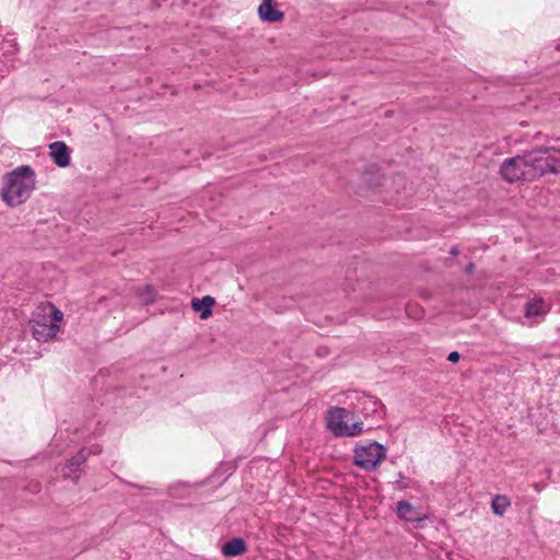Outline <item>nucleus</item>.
Here are the masks:
<instances>
[{
    "label": "nucleus",
    "instance_id": "4",
    "mask_svg": "<svg viewBox=\"0 0 560 560\" xmlns=\"http://www.w3.org/2000/svg\"><path fill=\"white\" fill-rule=\"evenodd\" d=\"M499 173L502 176V178L508 183H515L518 180H533L529 172L526 152L504 160L500 166Z\"/></svg>",
    "mask_w": 560,
    "mask_h": 560
},
{
    "label": "nucleus",
    "instance_id": "13",
    "mask_svg": "<svg viewBox=\"0 0 560 560\" xmlns=\"http://www.w3.org/2000/svg\"><path fill=\"white\" fill-rule=\"evenodd\" d=\"M98 446L97 445H94L92 447V450L88 451L86 448H82L74 456H72L68 463H67V467L71 470V471H77L79 469V467L85 463V460L88 459L89 455L91 453H98Z\"/></svg>",
    "mask_w": 560,
    "mask_h": 560
},
{
    "label": "nucleus",
    "instance_id": "5",
    "mask_svg": "<svg viewBox=\"0 0 560 560\" xmlns=\"http://www.w3.org/2000/svg\"><path fill=\"white\" fill-rule=\"evenodd\" d=\"M63 317H37L30 322L33 337L39 342L55 338L60 330Z\"/></svg>",
    "mask_w": 560,
    "mask_h": 560
},
{
    "label": "nucleus",
    "instance_id": "1",
    "mask_svg": "<svg viewBox=\"0 0 560 560\" xmlns=\"http://www.w3.org/2000/svg\"><path fill=\"white\" fill-rule=\"evenodd\" d=\"M35 172L28 165H22L8 173L1 189L2 200L16 207L25 202L35 189Z\"/></svg>",
    "mask_w": 560,
    "mask_h": 560
},
{
    "label": "nucleus",
    "instance_id": "24",
    "mask_svg": "<svg viewBox=\"0 0 560 560\" xmlns=\"http://www.w3.org/2000/svg\"><path fill=\"white\" fill-rule=\"evenodd\" d=\"M131 329V326H127L124 331L119 332L118 336L122 335V334H126L128 330Z\"/></svg>",
    "mask_w": 560,
    "mask_h": 560
},
{
    "label": "nucleus",
    "instance_id": "6",
    "mask_svg": "<svg viewBox=\"0 0 560 560\" xmlns=\"http://www.w3.org/2000/svg\"><path fill=\"white\" fill-rule=\"evenodd\" d=\"M542 152H545V147L526 151L527 162L533 180L544 176L545 174H548V170H550L548 163H546V154H542Z\"/></svg>",
    "mask_w": 560,
    "mask_h": 560
},
{
    "label": "nucleus",
    "instance_id": "12",
    "mask_svg": "<svg viewBox=\"0 0 560 560\" xmlns=\"http://www.w3.org/2000/svg\"><path fill=\"white\" fill-rule=\"evenodd\" d=\"M542 154H546V163H548L550 168L548 170V173H560V149L555 147H545V152H542Z\"/></svg>",
    "mask_w": 560,
    "mask_h": 560
},
{
    "label": "nucleus",
    "instance_id": "10",
    "mask_svg": "<svg viewBox=\"0 0 560 560\" xmlns=\"http://www.w3.org/2000/svg\"><path fill=\"white\" fill-rule=\"evenodd\" d=\"M246 550L247 545L245 540L241 537H234L222 546L221 552L224 557L232 558L243 555Z\"/></svg>",
    "mask_w": 560,
    "mask_h": 560
},
{
    "label": "nucleus",
    "instance_id": "22",
    "mask_svg": "<svg viewBox=\"0 0 560 560\" xmlns=\"http://www.w3.org/2000/svg\"><path fill=\"white\" fill-rule=\"evenodd\" d=\"M474 269H475L474 264H469V265L466 266L465 270H466L467 273H471L474 271Z\"/></svg>",
    "mask_w": 560,
    "mask_h": 560
},
{
    "label": "nucleus",
    "instance_id": "7",
    "mask_svg": "<svg viewBox=\"0 0 560 560\" xmlns=\"http://www.w3.org/2000/svg\"><path fill=\"white\" fill-rule=\"evenodd\" d=\"M49 156L59 167L70 165V149L63 141H55L49 144Z\"/></svg>",
    "mask_w": 560,
    "mask_h": 560
},
{
    "label": "nucleus",
    "instance_id": "3",
    "mask_svg": "<svg viewBox=\"0 0 560 560\" xmlns=\"http://www.w3.org/2000/svg\"><path fill=\"white\" fill-rule=\"evenodd\" d=\"M386 452V447L378 442H361L354 448L353 463L365 471H372L385 458Z\"/></svg>",
    "mask_w": 560,
    "mask_h": 560
},
{
    "label": "nucleus",
    "instance_id": "17",
    "mask_svg": "<svg viewBox=\"0 0 560 560\" xmlns=\"http://www.w3.org/2000/svg\"><path fill=\"white\" fill-rule=\"evenodd\" d=\"M511 505V502L506 495L497 494L491 501V509L495 515L502 516L508 508Z\"/></svg>",
    "mask_w": 560,
    "mask_h": 560
},
{
    "label": "nucleus",
    "instance_id": "9",
    "mask_svg": "<svg viewBox=\"0 0 560 560\" xmlns=\"http://www.w3.org/2000/svg\"><path fill=\"white\" fill-rule=\"evenodd\" d=\"M396 513L400 520L406 522H419L423 518V514L420 510L406 500L397 502Z\"/></svg>",
    "mask_w": 560,
    "mask_h": 560
},
{
    "label": "nucleus",
    "instance_id": "21",
    "mask_svg": "<svg viewBox=\"0 0 560 560\" xmlns=\"http://www.w3.org/2000/svg\"><path fill=\"white\" fill-rule=\"evenodd\" d=\"M450 254L453 256H457L459 254V248L457 246H453L450 250Z\"/></svg>",
    "mask_w": 560,
    "mask_h": 560
},
{
    "label": "nucleus",
    "instance_id": "20",
    "mask_svg": "<svg viewBox=\"0 0 560 560\" xmlns=\"http://www.w3.org/2000/svg\"><path fill=\"white\" fill-rule=\"evenodd\" d=\"M460 354L457 351H453L448 354L447 360L452 363L459 361Z\"/></svg>",
    "mask_w": 560,
    "mask_h": 560
},
{
    "label": "nucleus",
    "instance_id": "11",
    "mask_svg": "<svg viewBox=\"0 0 560 560\" xmlns=\"http://www.w3.org/2000/svg\"><path fill=\"white\" fill-rule=\"evenodd\" d=\"M551 311L548 302L535 298L525 304V315H546Z\"/></svg>",
    "mask_w": 560,
    "mask_h": 560
},
{
    "label": "nucleus",
    "instance_id": "19",
    "mask_svg": "<svg viewBox=\"0 0 560 560\" xmlns=\"http://www.w3.org/2000/svg\"><path fill=\"white\" fill-rule=\"evenodd\" d=\"M412 480L406 477L402 472L397 474V479L393 482V487L396 490H406L411 487Z\"/></svg>",
    "mask_w": 560,
    "mask_h": 560
},
{
    "label": "nucleus",
    "instance_id": "2",
    "mask_svg": "<svg viewBox=\"0 0 560 560\" xmlns=\"http://www.w3.org/2000/svg\"><path fill=\"white\" fill-rule=\"evenodd\" d=\"M352 412L341 407H332L327 412V424L336 436H355L363 432V423L355 421L348 424Z\"/></svg>",
    "mask_w": 560,
    "mask_h": 560
},
{
    "label": "nucleus",
    "instance_id": "15",
    "mask_svg": "<svg viewBox=\"0 0 560 560\" xmlns=\"http://www.w3.org/2000/svg\"><path fill=\"white\" fill-rule=\"evenodd\" d=\"M361 405L362 412L364 413L365 417L375 415L381 416L382 409L384 407L380 400L371 396L363 397Z\"/></svg>",
    "mask_w": 560,
    "mask_h": 560
},
{
    "label": "nucleus",
    "instance_id": "14",
    "mask_svg": "<svg viewBox=\"0 0 560 560\" xmlns=\"http://www.w3.org/2000/svg\"><path fill=\"white\" fill-rule=\"evenodd\" d=\"M214 303L215 300L212 296L206 295L202 299H192L191 308L194 312L200 313V315H211V308L214 305Z\"/></svg>",
    "mask_w": 560,
    "mask_h": 560
},
{
    "label": "nucleus",
    "instance_id": "16",
    "mask_svg": "<svg viewBox=\"0 0 560 560\" xmlns=\"http://www.w3.org/2000/svg\"><path fill=\"white\" fill-rule=\"evenodd\" d=\"M137 296L143 304H152L158 296L156 289L151 284H143L137 289Z\"/></svg>",
    "mask_w": 560,
    "mask_h": 560
},
{
    "label": "nucleus",
    "instance_id": "23",
    "mask_svg": "<svg viewBox=\"0 0 560 560\" xmlns=\"http://www.w3.org/2000/svg\"><path fill=\"white\" fill-rule=\"evenodd\" d=\"M538 324V320H530L528 324H526L525 322H522V325H528V326H534Z\"/></svg>",
    "mask_w": 560,
    "mask_h": 560
},
{
    "label": "nucleus",
    "instance_id": "18",
    "mask_svg": "<svg viewBox=\"0 0 560 560\" xmlns=\"http://www.w3.org/2000/svg\"><path fill=\"white\" fill-rule=\"evenodd\" d=\"M36 315H63L54 304L50 302H42L38 305Z\"/></svg>",
    "mask_w": 560,
    "mask_h": 560
},
{
    "label": "nucleus",
    "instance_id": "8",
    "mask_svg": "<svg viewBox=\"0 0 560 560\" xmlns=\"http://www.w3.org/2000/svg\"><path fill=\"white\" fill-rule=\"evenodd\" d=\"M258 16L264 22L275 23L284 19V13L277 9L275 0H261L258 7Z\"/></svg>",
    "mask_w": 560,
    "mask_h": 560
}]
</instances>
